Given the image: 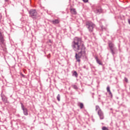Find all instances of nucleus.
<instances>
[{"label": "nucleus", "instance_id": "f257e3e1", "mask_svg": "<svg viewBox=\"0 0 130 130\" xmlns=\"http://www.w3.org/2000/svg\"><path fill=\"white\" fill-rule=\"evenodd\" d=\"M71 46L74 51L78 52L75 53L76 61L80 62L82 57H83L84 61H88L89 60L88 57H87V54H86V46L82 38L79 37L74 38Z\"/></svg>", "mask_w": 130, "mask_h": 130}, {"label": "nucleus", "instance_id": "f03ea898", "mask_svg": "<svg viewBox=\"0 0 130 130\" xmlns=\"http://www.w3.org/2000/svg\"><path fill=\"white\" fill-rule=\"evenodd\" d=\"M30 18H32L33 20H38L40 19V15L37 13V11L35 9H30L28 11Z\"/></svg>", "mask_w": 130, "mask_h": 130}, {"label": "nucleus", "instance_id": "7ed1b4c3", "mask_svg": "<svg viewBox=\"0 0 130 130\" xmlns=\"http://www.w3.org/2000/svg\"><path fill=\"white\" fill-rule=\"evenodd\" d=\"M85 27L88 29L89 33H93L94 28H95V24L91 21H87L85 22Z\"/></svg>", "mask_w": 130, "mask_h": 130}, {"label": "nucleus", "instance_id": "20e7f679", "mask_svg": "<svg viewBox=\"0 0 130 130\" xmlns=\"http://www.w3.org/2000/svg\"><path fill=\"white\" fill-rule=\"evenodd\" d=\"M98 110V114L101 120L104 119V113L102 111V110L100 108L99 106L96 105L95 106V111H97Z\"/></svg>", "mask_w": 130, "mask_h": 130}, {"label": "nucleus", "instance_id": "39448f33", "mask_svg": "<svg viewBox=\"0 0 130 130\" xmlns=\"http://www.w3.org/2000/svg\"><path fill=\"white\" fill-rule=\"evenodd\" d=\"M95 14L100 15L102 13H103V9L101 8V6H96L95 10L94 11Z\"/></svg>", "mask_w": 130, "mask_h": 130}, {"label": "nucleus", "instance_id": "423d86ee", "mask_svg": "<svg viewBox=\"0 0 130 130\" xmlns=\"http://www.w3.org/2000/svg\"><path fill=\"white\" fill-rule=\"evenodd\" d=\"M20 104L21 105V109L23 110V114L26 116L28 115V109L25 108L23 103H21Z\"/></svg>", "mask_w": 130, "mask_h": 130}, {"label": "nucleus", "instance_id": "0eeeda50", "mask_svg": "<svg viewBox=\"0 0 130 130\" xmlns=\"http://www.w3.org/2000/svg\"><path fill=\"white\" fill-rule=\"evenodd\" d=\"M1 97L2 98V100L4 103H8V98L3 93V92L1 94Z\"/></svg>", "mask_w": 130, "mask_h": 130}, {"label": "nucleus", "instance_id": "6e6552de", "mask_svg": "<svg viewBox=\"0 0 130 130\" xmlns=\"http://www.w3.org/2000/svg\"><path fill=\"white\" fill-rule=\"evenodd\" d=\"M110 50L111 51V53L112 54L113 56H114L115 54H117V48L115 47L113 48L112 49H110Z\"/></svg>", "mask_w": 130, "mask_h": 130}, {"label": "nucleus", "instance_id": "1a4fd4ad", "mask_svg": "<svg viewBox=\"0 0 130 130\" xmlns=\"http://www.w3.org/2000/svg\"><path fill=\"white\" fill-rule=\"evenodd\" d=\"M0 44L1 45H5V39L3 36V34L0 32Z\"/></svg>", "mask_w": 130, "mask_h": 130}, {"label": "nucleus", "instance_id": "9d476101", "mask_svg": "<svg viewBox=\"0 0 130 130\" xmlns=\"http://www.w3.org/2000/svg\"><path fill=\"white\" fill-rule=\"evenodd\" d=\"M108 45L110 49H112L113 48H114L115 47H114V44L111 42V41H109L108 42Z\"/></svg>", "mask_w": 130, "mask_h": 130}, {"label": "nucleus", "instance_id": "9b49d317", "mask_svg": "<svg viewBox=\"0 0 130 130\" xmlns=\"http://www.w3.org/2000/svg\"><path fill=\"white\" fill-rule=\"evenodd\" d=\"M107 92L109 93V95L111 96V98H112V97H113V95H112V93H111V91H110V87H109V86H108L107 87Z\"/></svg>", "mask_w": 130, "mask_h": 130}, {"label": "nucleus", "instance_id": "f8f14e48", "mask_svg": "<svg viewBox=\"0 0 130 130\" xmlns=\"http://www.w3.org/2000/svg\"><path fill=\"white\" fill-rule=\"evenodd\" d=\"M59 20L58 19H55L51 21V23H53V25H57V24H59Z\"/></svg>", "mask_w": 130, "mask_h": 130}, {"label": "nucleus", "instance_id": "ddd939ff", "mask_svg": "<svg viewBox=\"0 0 130 130\" xmlns=\"http://www.w3.org/2000/svg\"><path fill=\"white\" fill-rule=\"evenodd\" d=\"M95 59L97 63H98L100 66H103V63H102V62L100 60H99L98 56L95 57Z\"/></svg>", "mask_w": 130, "mask_h": 130}, {"label": "nucleus", "instance_id": "4468645a", "mask_svg": "<svg viewBox=\"0 0 130 130\" xmlns=\"http://www.w3.org/2000/svg\"><path fill=\"white\" fill-rule=\"evenodd\" d=\"M78 106H79L80 109H83L84 108V104L83 103H78Z\"/></svg>", "mask_w": 130, "mask_h": 130}, {"label": "nucleus", "instance_id": "2eb2a0df", "mask_svg": "<svg viewBox=\"0 0 130 130\" xmlns=\"http://www.w3.org/2000/svg\"><path fill=\"white\" fill-rule=\"evenodd\" d=\"M71 87L74 89L75 90H78V89H79V88L78 87V86H77L76 84H72L71 85Z\"/></svg>", "mask_w": 130, "mask_h": 130}, {"label": "nucleus", "instance_id": "dca6fc26", "mask_svg": "<svg viewBox=\"0 0 130 130\" xmlns=\"http://www.w3.org/2000/svg\"><path fill=\"white\" fill-rule=\"evenodd\" d=\"M71 12L72 14H73L74 15H76V14H77V12L76 11V9H71Z\"/></svg>", "mask_w": 130, "mask_h": 130}, {"label": "nucleus", "instance_id": "f3484780", "mask_svg": "<svg viewBox=\"0 0 130 130\" xmlns=\"http://www.w3.org/2000/svg\"><path fill=\"white\" fill-rule=\"evenodd\" d=\"M72 76L75 77V78H78V73H77V71H74Z\"/></svg>", "mask_w": 130, "mask_h": 130}, {"label": "nucleus", "instance_id": "a211bd4d", "mask_svg": "<svg viewBox=\"0 0 130 130\" xmlns=\"http://www.w3.org/2000/svg\"><path fill=\"white\" fill-rule=\"evenodd\" d=\"M57 100L58 101H60V94H58L57 96Z\"/></svg>", "mask_w": 130, "mask_h": 130}, {"label": "nucleus", "instance_id": "6ab92c4d", "mask_svg": "<svg viewBox=\"0 0 130 130\" xmlns=\"http://www.w3.org/2000/svg\"><path fill=\"white\" fill-rule=\"evenodd\" d=\"M102 130H109L106 126H103L102 128Z\"/></svg>", "mask_w": 130, "mask_h": 130}, {"label": "nucleus", "instance_id": "aec40b11", "mask_svg": "<svg viewBox=\"0 0 130 130\" xmlns=\"http://www.w3.org/2000/svg\"><path fill=\"white\" fill-rule=\"evenodd\" d=\"M124 81L126 82V83H128V79L126 77L124 78Z\"/></svg>", "mask_w": 130, "mask_h": 130}, {"label": "nucleus", "instance_id": "412c9836", "mask_svg": "<svg viewBox=\"0 0 130 130\" xmlns=\"http://www.w3.org/2000/svg\"><path fill=\"white\" fill-rule=\"evenodd\" d=\"M82 1L83 3H88V2H89V0H82Z\"/></svg>", "mask_w": 130, "mask_h": 130}, {"label": "nucleus", "instance_id": "4be33fe9", "mask_svg": "<svg viewBox=\"0 0 130 130\" xmlns=\"http://www.w3.org/2000/svg\"><path fill=\"white\" fill-rule=\"evenodd\" d=\"M128 24H129V25H130V19H128Z\"/></svg>", "mask_w": 130, "mask_h": 130}, {"label": "nucleus", "instance_id": "5701e85b", "mask_svg": "<svg viewBox=\"0 0 130 130\" xmlns=\"http://www.w3.org/2000/svg\"><path fill=\"white\" fill-rule=\"evenodd\" d=\"M16 116H17L18 117H20V114H18L16 115Z\"/></svg>", "mask_w": 130, "mask_h": 130}, {"label": "nucleus", "instance_id": "b1692460", "mask_svg": "<svg viewBox=\"0 0 130 130\" xmlns=\"http://www.w3.org/2000/svg\"><path fill=\"white\" fill-rule=\"evenodd\" d=\"M21 76H22V77H23V78H25V75H24L23 74H21Z\"/></svg>", "mask_w": 130, "mask_h": 130}, {"label": "nucleus", "instance_id": "393cba45", "mask_svg": "<svg viewBox=\"0 0 130 130\" xmlns=\"http://www.w3.org/2000/svg\"><path fill=\"white\" fill-rule=\"evenodd\" d=\"M49 41L50 43H52V41L51 40H49Z\"/></svg>", "mask_w": 130, "mask_h": 130}, {"label": "nucleus", "instance_id": "a878e982", "mask_svg": "<svg viewBox=\"0 0 130 130\" xmlns=\"http://www.w3.org/2000/svg\"><path fill=\"white\" fill-rule=\"evenodd\" d=\"M83 69H86V66H83Z\"/></svg>", "mask_w": 130, "mask_h": 130}, {"label": "nucleus", "instance_id": "bb28decb", "mask_svg": "<svg viewBox=\"0 0 130 130\" xmlns=\"http://www.w3.org/2000/svg\"><path fill=\"white\" fill-rule=\"evenodd\" d=\"M5 2H9V0H5Z\"/></svg>", "mask_w": 130, "mask_h": 130}, {"label": "nucleus", "instance_id": "cd10ccee", "mask_svg": "<svg viewBox=\"0 0 130 130\" xmlns=\"http://www.w3.org/2000/svg\"><path fill=\"white\" fill-rule=\"evenodd\" d=\"M49 55H50V54H49Z\"/></svg>", "mask_w": 130, "mask_h": 130}, {"label": "nucleus", "instance_id": "c85d7f7f", "mask_svg": "<svg viewBox=\"0 0 130 130\" xmlns=\"http://www.w3.org/2000/svg\"><path fill=\"white\" fill-rule=\"evenodd\" d=\"M99 100H100V98H99Z\"/></svg>", "mask_w": 130, "mask_h": 130}]
</instances>
